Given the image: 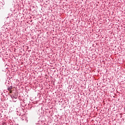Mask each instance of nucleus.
<instances>
[{
  "label": "nucleus",
  "instance_id": "nucleus-1",
  "mask_svg": "<svg viewBox=\"0 0 125 125\" xmlns=\"http://www.w3.org/2000/svg\"><path fill=\"white\" fill-rule=\"evenodd\" d=\"M8 91H9V93H13L12 91H13V89L12 88V86H10L8 88Z\"/></svg>",
  "mask_w": 125,
  "mask_h": 125
},
{
  "label": "nucleus",
  "instance_id": "nucleus-2",
  "mask_svg": "<svg viewBox=\"0 0 125 125\" xmlns=\"http://www.w3.org/2000/svg\"><path fill=\"white\" fill-rule=\"evenodd\" d=\"M10 97H12L13 99H17L18 96L17 95H16V94H12V95H10Z\"/></svg>",
  "mask_w": 125,
  "mask_h": 125
}]
</instances>
